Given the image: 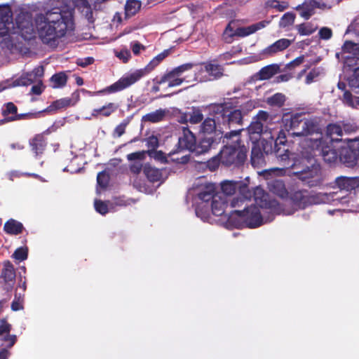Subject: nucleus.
<instances>
[{
	"instance_id": "e2e57ef3",
	"label": "nucleus",
	"mask_w": 359,
	"mask_h": 359,
	"mask_svg": "<svg viewBox=\"0 0 359 359\" xmlns=\"http://www.w3.org/2000/svg\"><path fill=\"white\" fill-rule=\"evenodd\" d=\"M318 34L321 39L328 40L332 36V31L330 28L323 27L320 29Z\"/></svg>"
},
{
	"instance_id": "8fccbe9b",
	"label": "nucleus",
	"mask_w": 359,
	"mask_h": 359,
	"mask_svg": "<svg viewBox=\"0 0 359 359\" xmlns=\"http://www.w3.org/2000/svg\"><path fill=\"white\" fill-rule=\"evenodd\" d=\"M295 20V15L293 13L287 12L285 13L280 20V26L282 27H286L292 25Z\"/></svg>"
},
{
	"instance_id": "6e6552de",
	"label": "nucleus",
	"mask_w": 359,
	"mask_h": 359,
	"mask_svg": "<svg viewBox=\"0 0 359 359\" xmlns=\"http://www.w3.org/2000/svg\"><path fill=\"white\" fill-rule=\"evenodd\" d=\"M194 66V64L188 62L167 70L163 75L156 76V82L158 84L167 83L168 88L179 86L186 81L182 76L183 74L191 70Z\"/></svg>"
},
{
	"instance_id": "aec40b11",
	"label": "nucleus",
	"mask_w": 359,
	"mask_h": 359,
	"mask_svg": "<svg viewBox=\"0 0 359 359\" xmlns=\"http://www.w3.org/2000/svg\"><path fill=\"white\" fill-rule=\"evenodd\" d=\"M320 8V4L316 0H304L302 4L297 6L294 9L299 11V15L305 20H309L314 15L315 9Z\"/></svg>"
},
{
	"instance_id": "a18cd8bd",
	"label": "nucleus",
	"mask_w": 359,
	"mask_h": 359,
	"mask_svg": "<svg viewBox=\"0 0 359 359\" xmlns=\"http://www.w3.org/2000/svg\"><path fill=\"white\" fill-rule=\"evenodd\" d=\"M12 257L20 262L26 260L28 257V248L26 246L18 248L14 251Z\"/></svg>"
},
{
	"instance_id": "f3484780",
	"label": "nucleus",
	"mask_w": 359,
	"mask_h": 359,
	"mask_svg": "<svg viewBox=\"0 0 359 359\" xmlns=\"http://www.w3.org/2000/svg\"><path fill=\"white\" fill-rule=\"evenodd\" d=\"M359 158V151L350 147H341L339 151V159L348 167L355 165Z\"/></svg>"
},
{
	"instance_id": "0e129e2a",
	"label": "nucleus",
	"mask_w": 359,
	"mask_h": 359,
	"mask_svg": "<svg viewBox=\"0 0 359 359\" xmlns=\"http://www.w3.org/2000/svg\"><path fill=\"white\" fill-rule=\"evenodd\" d=\"M158 140L154 136L151 135L147 140V147H148V150H156V149L158 147Z\"/></svg>"
},
{
	"instance_id": "9d476101",
	"label": "nucleus",
	"mask_w": 359,
	"mask_h": 359,
	"mask_svg": "<svg viewBox=\"0 0 359 359\" xmlns=\"http://www.w3.org/2000/svg\"><path fill=\"white\" fill-rule=\"evenodd\" d=\"M269 24V21L262 20L255 24L251 25L248 27H241L234 30L233 28L231 27L230 22L227 25L224 29L223 34L224 40L226 43H231L232 41L233 37H245L249 36L252 34H254L257 31L265 27Z\"/></svg>"
},
{
	"instance_id": "c85d7f7f",
	"label": "nucleus",
	"mask_w": 359,
	"mask_h": 359,
	"mask_svg": "<svg viewBox=\"0 0 359 359\" xmlns=\"http://www.w3.org/2000/svg\"><path fill=\"white\" fill-rule=\"evenodd\" d=\"M23 230V224L14 219H9L4 225V231L9 235L20 234Z\"/></svg>"
},
{
	"instance_id": "de8ad7c7",
	"label": "nucleus",
	"mask_w": 359,
	"mask_h": 359,
	"mask_svg": "<svg viewBox=\"0 0 359 359\" xmlns=\"http://www.w3.org/2000/svg\"><path fill=\"white\" fill-rule=\"evenodd\" d=\"M298 33L302 36H309L312 34L316 29L313 28L310 23H302L297 26Z\"/></svg>"
},
{
	"instance_id": "79ce46f5",
	"label": "nucleus",
	"mask_w": 359,
	"mask_h": 359,
	"mask_svg": "<svg viewBox=\"0 0 359 359\" xmlns=\"http://www.w3.org/2000/svg\"><path fill=\"white\" fill-rule=\"evenodd\" d=\"M216 130V121L214 118H205L201 125V131L204 133L211 134Z\"/></svg>"
},
{
	"instance_id": "ddd939ff",
	"label": "nucleus",
	"mask_w": 359,
	"mask_h": 359,
	"mask_svg": "<svg viewBox=\"0 0 359 359\" xmlns=\"http://www.w3.org/2000/svg\"><path fill=\"white\" fill-rule=\"evenodd\" d=\"M273 154L277 160L285 168H292L295 169L296 162L290 163L291 152L289 151L286 144L282 140L276 139L274 142Z\"/></svg>"
},
{
	"instance_id": "6ab92c4d",
	"label": "nucleus",
	"mask_w": 359,
	"mask_h": 359,
	"mask_svg": "<svg viewBox=\"0 0 359 359\" xmlns=\"http://www.w3.org/2000/svg\"><path fill=\"white\" fill-rule=\"evenodd\" d=\"M12 326L8 323L6 318L0 320V337L2 340L8 344L4 348H11L17 341V336L15 334H10Z\"/></svg>"
},
{
	"instance_id": "37998d69",
	"label": "nucleus",
	"mask_w": 359,
	"mask_h": 359,
	"mask_svg": "<svg viewBox=\"0 0 359 359\" xmlns=\"http://www.w3.org/2000/svg\"><path fill=\"white\" fill-rule=\"evenodd\" d=\"M37 81L35 79L34 74H32L30 72L23 74L17 81V84L18 86H27L34 83H36Z\"/></svg>"
},
{
	"instance_id": "864d4df0",
	"label": "nucleus",
	"mask_w": 359,
	"mask_h": 359,
	"mask_svg": "<svg viewBox=\"0 0 359 359\" xmlns=\"http://www.w3.org/2000/svg\"><path fill=\"white\" fill-rule=\"evenodd\" d=\"M39 112H27L23 114H18L17 116L13 118H9L10 120H24V119H34L39 117Z\"/></svg>"
},
{
	"instance_id": "4468645a",
	"label": "nucleus",
	"mask_w": 359,
	"mask_h": 359,
	"mask_svg": "<svg viewBox=\"0 0 359 359\" xmlns=\"http://www.w3.org/2000/svg\"><path fill=\"white\" fill-rule=\"evenodd\" d=\"M2 269L0 274V283L3 285L4 290H11L15 283V269L13 264L9 260H5L2 263Z\"/></svg>"
},
{
	"instance_id": "2f4dec72",
	"label": "nucleus",
	"mask_w": 359,
	"mask_h": 359,
	"mask_svg": "<svg viewBox=\"0 0 359 359\" xmlns=\"http://www.w3.org/2000/svg\"><path fill=\"white\" fill-rule=\"evenodd\" d=\"M118 109V105L113 102H109L107 104L102 106L98 109H94L92 111V116L97 117L99 115H102L105 117L109 116Z\"/></svg>"
},
{
	"instance_id": "49530a36",
	"label": "nucleus",
	"mask_w": 359,
	"mask_h": 359,
	"mask_svg": "<svg viewBox=\"0 0 359 359\" xmlns=\"http://www.w3.org/2000/svg\"><path fill=\"white\" fill-rule=\"evenodd\" d=\"M266 6L273 8H276L280 12H283L289 7V4L286 1H278L277 0H269Z\"/></svg>"
},
{
	"instance_id": "6e6d98bb",
	"label": "nucleus",
	"mask_w": 359,
	"mask_h": 359,
	"mask_svg": "<svg viewBox=\"0 0 359 359\" xmlns=\"http://www.w3.org/2000/svg\"><path fill=\"white\" fill-rule=\"evenodd\" d=\"M249 132L252 134H261L263 131V123L259 121H255L249 126Z\"/></svg>"
},
{
	"instance_id": "f8f14e48",
	"label": "nucleus",
	"mask_w": 359,
	"mask_h": 359,
	"mask_svg": "<svg viewBox=\"0 0 359 359\" xmlns=\"http://www.w3.org/2000/svg\"><path fill=\"white\" fill-rule=\"evenodd\" d=\"M12 20V13L9 8L7 7L0 11V37H2V41L0 43L9 49L13 48V43L11 39L6 25L11 23Z\"/></svg>"
},
{
	"instance_id": "dca6fc26",
	"label": "nucleus",
	"mask_w": 359,
	"mask_h": 359,
	"mask_svg": "<svg viewBox=\"0 0 359 359\" xmlns=\"http://www.w3.org/2000/svg\"><path fill=\"white\" fill-rule=\"evenodd\" d=\"M228 200L225 196L216 195L214 198V201L211 202V212L217 216H224L226 221L229 222L228 217L232 214L231 211L229 214L226 213V208L228 207Z\"/></svg>"
},
{
	"instance_id": "c03bdc74",
	"label": "nucleus",
	"mask_w": 359,
	"mask_h": 359,
	"mask_svg": "<svg viewBox=\"0 0 359 359\" xmlns=\"http://www.w3.org/2000/svg\"><path fill=\"white\" fill-rule=\"evenodd\" d=\"M203 119L202 111L199 108L193 107L191 112L189 113V121L192 124L201 123Z\"/></svg>"
},
{
	"instance_id": "774afa93",
	"label": "nucleus",
	"mask_w": 359,
	"mask_h": 359,
	"mask_svg": "<svg viewBox=\"0 0 359 359\" xmlns=\"http://www.w3.org/2000/svg\"><path fill=\"white\" fill-rule=\"evenodd\" d=\"M304 61V55H300L289 62L286 67L289 69H292L295 68L296 67L299 66L301 64H302Z\"/></svg>"
},
{
	"instance_id": "bf43d9fd",
	"label": "nucleus",
	"mask_w": 359,
	"mask_h": 359,
	"mask_svg": "<svg viewBox=\"0 0 359 359\" xmlns=\"http://www.w3.org/2000/svg\"><path fill=\"white\" fill-rule=\"evenodd\" d=\"M129 123V120H123L119 125H118L114 131V136H116L118 137L123 135L126 132V128Z\"/></svg>"
},
{
	"instance_id": "4c0bfd02",
	"label": "nucleus",
	"mask_w": 359,
	"mask_h": 359,
	"mask_svg": "<svg viewBox=\"0 0 359 359\" xmlns=\"http://www.w3.org/2000/svg\"><path fill=\"white\" fill-rule=\"evenodd\" d=\"M141 8V2L137 0H128L125 6V14L126 17L135 15Z\"/></svg>"
},
{
	"instance_id": "c756f323",
	"label": "nucleus",
	"mask_w": 359,
	"mask_h": 359,
	"mask_svg": "<svg viewBox=\"0 0 359 359\" xmlns=\"http://www.w3.org/2000/svg\"><path fill=\"white\" fill-rule=\"evenodd\" d=\"M219 195L216 194L215 187L212 184H208L198 194V198L201 201L200 203L208 204L209 201H214L215 196Z\"/></svg>"
},
{
	"instance_id": "5701e85b",
	"label": "nucleus",
	"mask_w": 359,
	"mask_h": 359,
	"mask_svg": "<svg viewBox=\"0 0 359 359\" xmlns=\"http://www.w3.org/2000/svg\"><path fill=\"white\" fill-rule=\"evenodd\" d=\"M269 191L281 198H285L288 195L285 184L282 180L271 179L267 182Z\"/></svg>"
},
{
	"instance_id": "58836bf2",
	"label": "nucleus",
	"mask_w": 359,
	"mask_h": 359,
	"mask_svg": "<svg viewBox=\"0 0 359 359\" xmlns=\"http://www.w3.org/2000/svg\"><path fill=\"white\" fill-rule=\"evenodd\" d=\"M341 122L329 123L326 128V133L330 137H339L343 136Z\"/></svg>"
},
{
	"instance_id": "473e14b6",
	"label": "nucleus",
	"mask_w": 359,
	"mask_h": 359,
	"mask_svg": "<svg viewBox=\"0 0 359 359\" xmlns=\"http://www.w3.org/2000/svg\"><path fill=\"white\" fill-rule=\"evenodd\" d=\"M18 114V107L11 102L6 103L2 108V115L4 117L1 120V122H11L15 120L8 118H13Z\"/></svg>"
},
{
	"instance_id": "680f3d73",
	"label": "nucleus",
	"mask_w": 359,
	"mask_h": 359,
	"mask_svg": "<svg viewBox=\"0 0 359 359\" xmlns=\"http://www.w3.org/2000/svg\"><path fill=\"white\" fill-rule=\"evenodd\" d=\"M116 56L123 61V62L126 63L131 57V54L129 50L123 49L120 50L119 52L116 53Z\"/></svg>"
},
{
	"instance_id": "c9c22d12",
	"label": "nucleus",
	"mask_w": 359,
	"mask_h": 359,
	"mask_svg": "<svg viewBox=\"0 0 359 359\" xmlns=\"http://www.w3.org/2000/svg\"><path fill=\"white\" fill-rule=\"evenodd\" d=\"M205 70L214 79H218L223 76L224 68L218 64L207 63L205 65Z\"/></svg>"
},
{
	"instance_id": "4d7b16f0",
	"label": "nucleus",
	"mask_w": 359,
	"mask_h": 359,
	"mask_svg": "<svg viewBox=\"0 0 359 359\" xmlns=\"http://www.w3.org/2000/svg\"><path fill=\"white\" fill-rule=\"evenodd\" d=\"M95 208L97 212L102 215H106L109 210L107 204L100 200L95 201Z\"/></svg>"
},
{
	"instance_id": "412c9836",
	"label": "nucleus",
	"mask_w": 359,
	"mask_h": 359,
	"mask_svg": "<svg viewBox=\"0 0 359 359\" xmlns=\"http://www.w3.org/2000/svg\"><path fill=\"white\" fill-rule=\"evenodd\" d=\"M292 43V41L287 39H280L275 41L262 50V54L266 57H271L277 53L287 49Z\"/></svg>"
},
{
	"instance_id": "9b49d317",
	"label": "nucleus",
	"mask_w": 359,
	"mask_h": 359,
	"mask_svg": "<svg viewBox=\"0 0 359 359\" xmlns=\"http://www.w3.org/2000/svg\"><path fill=\"white\" fill-rule=\"evenodd\" d=\"M15 20L19 34L25 40H31L34 37L35 32L32 15L29 12L20 11L15 17Z\"/></svg>"
},
{
	"instance_id": "f704fd0d",
	"label": "nucleus",
	"mask_w": 359,
	"mask_h": 359,
	"mask_svg": "<svg viewBox=\"0 0 359 359\" xmlns=\"http://www.w3.org/2000/svg\"><path fill=\"white\" fill-rule=\"evenodd\" d=\"M286 97L281 93H276L271 97H267L266 102L272 107L281 108L285 105Z\"/></svg>"
},
{
	"instance_id": "393cba45",
	"label": "nucleus",
	"mask_w": 359,
	"mask_h": 359,
	"mask_svg": "<svg viewBox=\"0 0 359 359\" xmlns=\"http://www.w3.org/2000/svg\"><path fill=\"white\" fill-rule=\"evenodd\" d=\"M323 138L321 137V140ZM318 144H319L318 147L321 146L320 154L322 156L323 160L328 163L336 162L339 158V152L331 145H321L322 141Z\"/></svg>"
},
{
	"instance_id": "5fc2aeb1",
	"label": "nucleus",
	"mask_w": 359,
	"mask_h": 359,
	"mask_svg": "<svg viewBox=\"0 0 359 359\" xmlns=\"http://www.w3.org/2000/svg\"><path fill=\"white\" fill-rule=\"evenodd\" d=\"M146 154H147V151H139L133 153H130L127 155V159L129 161H135L136 160L143 161L146 158Z\"/></svg>"
},
{
	"instance_id": "a211bd4d",
	"label": "nucleus",
	"mask_w": 359,
	"mask_h": 359,
	"mask_svg": "<svg viewBox=\"0 0 359 359\" xmlns=\"http://www.w3.org/2000/svg\"><path fill=\"white\" fill-rule=\"evenodd\" d=\"M293 203L299 208H304L307 205L316 203L315 197L311 196L306 190H299L294 191L290 197Z\"/></svg>"
},
{
	"instance_id": "1a4fd4ad",
	"label": "nucleus",
	"mask_w": 359,
	"mask_h": 359,
	"mask_svg": "<svg viewBox=\"0 0 359 359\" xmlns=\"http://www.w3.org/2000/svg\"><path fill=\"white\" fill-rule=\"evenodd\" d=\"M236 215L248 227L257 228L263 224V218L259 208L255 205L245 206L243 210H235L228 217L229 223H233V217Z\"/></svg>"
},
{
	"instance_id": "39448f33",
	"label": "nucleus",
	"mask_w": 359,
	"mask_h": 359,
	"mask_svg": "<svg viewBox=\"0 0 359 359\" xmlns=\"http://www.w3.org/2000/svg\"><path fill=\"white\" fill-rule=\"evenodd\" d=\"M315 155L313 148L306 151V154L302 151L301 163L304 164L306 162L308 164H305L300 170L296 164V168L293 169V175L310 187L319 186L323 182L321 168L320 164L316 163Z\"/></svg>"
},
{
	"instance_id": "cd10ccee",
	"label": "nucleus",
	"mask_w": 359,
	"mask_h": 359,
	"mask_svg": "<svg viewBox=\"0 0 359 359\" xmlns=\"http://www.w3.org/2000/svg\"><path fill=\"white\" fill-rule=\"evenodd\" d=\"M251 163L254 167L262 166L265 163L264 154L259 144H255L252 148Z\"/></svg>"
},
{
	"instance_id": "a19ab883",
	"label": "nucleus",
	"mask_w": 359,
	"mask_h": 359,
	"mask_svg": "<svg viewBox=\"0 0 359 359\" xmlns=\"http://www.w3.org/2000/svg\"><path fill=\"white\" fill-rule=\"evenodd\" d=\"M211 207L209 204L198 203L196 207V215L203 220H206L210 217Z\"/></svg>"
},
{
	"instance_id": "4be33fe9",
	"label": "nucleus",
	"mask_w": 359,
	"mask_h": 359,
	"mask_svg": "<svg viewBox=\"0 0 359 359\" xmlns=\"http://www.w3.org/2000/svg\"><path fill=\"white\" fill-rule=\"evenodd\" d=\"M335 184L341 190L351 191L359 187V177L340 176L336 178Z\"/></svg>"
},
{
	"instance_id": "72a5a7b5",
	"label": "nucleus",
	"mask_w": 359,
	"mask_h": 359,
	"mask_svg": "<svg viewBox=\"0 0 359 359\" xmlns=\"http://www.w3.org/2000/svg\"><path fill=\"white\" fill-rule=\"evenodd\" d=\"M165 114L166 111L165 109H159L144 115L142 118V121L149 123H158L164 119Z\"/></svg>"
},
{
	"instance_id": "2eb2a0df",
	"label": "nucleus",
	"mask_w": 359,
	"mask_h": 359,
	"mask_svg": "<svg viewBox=\"0 0 359 359\" xmlns=\"http://www.w3.org/2000/svg\"><path fill=\"white\" fill-rule=\"evenodd\" d=\"M196 143V137L188 128H184L182 135L179 137L178 142L176 144V149L170 152V155L178 153L184 150H189L193 152L194 144Z\"/></svg>"
},
{
	"instance_id": "e433bc0d",
	"label": "nucleus",
	"mask_w": 359,
	"mask_h": 359,
	"mask_svg": "<svg viewBox=\"0 0 359 359\" xmlns=\"http://www.w3.org/2000/svg\"><path fill=\"white\" fill-rule=\"evenodd\" d=\"M72 104V100L69 97H64L57 100L51 103L47 109L46 111H57L61 109L67 108Z\"/></svg>"
},
{
	"instance_id": "7ed1b4c3",
	"label": "nucleus",
	"mask_w": 359,
	"mask_h": 359,
	"mask_svg": "<svg viewBox=\"0 0 359 359\" xmlns=\"http://www.w3.org/2000/svg\"><path fill=\"white\" fill-rule=\"evenodd\" d=\"M283 122L285 130L291 133L293 137H306L315 134L318 137L314 140L313 145L318 146V143H320L322 131L316 118H306L302 114L297 113L290 115L289 118L285 116Z\"/></svg>"
},
{
	"instance_id": "423d86ee",
	"label": "nucleus",
	"mask_w": 359,
	"mask_h": 359,
	"mask_svg": "<svg viewBox=\"0 0 359 359\" xmlns=\"http://www.w3.org/2000/svg\"><path fill=\"white\" fill-rule=\"evenodd\" d=\"M160 63L157 62L154 57L144 68L135 70L134 72L126 74L121 77L117 81L113 84L107 86L106 88L94 92L93 94L96 95L104 94H112L120 92L130 86L133 85L142 78L149 74L153 71Z\"/></svg>"
},
{
	"instance_id": "69168bd1",
	"label": "nucleus",
	"mask_w": 359,
	"mask_h": 359,
	"mask_svg": "<svg viewBox=\"0 0 359 359\" xmlns=\"http://www.w3.org/2000/svg\"><path fill=\"white\" fill-rule=\"evenodd\" d=\"M36 83V84L32 86V87L31 88L30 93L34 95H39L43 93L45 87L43 85V82L41 80H39Z\"/></svg>"
},
{
	"instance_id": "0eeeda50",
	"label": "nucleus",
	"mask_w": 359,
	"mask_h": 359,
	"mask_svg": "<svg viewBox=\"0 0 359 359\" xmlns=\"http://www.w3.org/2000/svg\"><path fill=\"white\" fill-rule=\"evenodd\" d=\"M215 118L219 121L222 118V123L227 125L230 128L235 126L243 125V114L240 109L229 108L226 103L214 104L211 106Z\"/></svg>"
},
{
	"instance_id": "f257e3e1",
	"label": "nucleus",
	"mask_w": 359,
	"mask_h": 359,
	"mask_svg": "<svg viewBox=\"0 0 359 359\" xmlns=\"http://www.w3.org/2000/svg\"><path fill=\"white\" fill-rule=\"evenodd\" d=\"M74 29L73 16L69 12L46 13L45 20L38 26V33L43 43L53 45L68 31Z\"/></svg>"
},
{
	"instance_id": "7c9ffc66",
	"label": "nucleus",
	"mask_w": 359,
	"mask_h": 359,
	"mask_svg": "<svg viewBox=\"0 0 359 359\" xmlns=\"http://www.w3.org/2000/svg\"><path fill=\"white\" fill-rule=\"evenodd\" d=\"M280 71L278 65L272 64L262 67L258 72L259 79L260 80H267L271 79Z\"/></svg>"
},
{
	"instance_id": "b1692460",
	"label": "nucleus",
	"mask_w": 359,
	"mask_h": 359,
	"mask_svg": "<svg viewBox=\"0 0 359 359\" xmlns=\"http://www.w3.org/2000/svg\"><path fill=\"white\" fill-rule=\"evenodd\" d=\"M29 145L35 155L39 156L43 154L47 146V141L43 134L39 133L35 135L29 140Z\"/></svg>"
},
{
	"instance_id": "09e8293b",
	"label": "nucleus",
	"mask_w": 359,
	"mask_h": 359,
	"mask_svg": "<svg viewBox=\"0 0 359 359\" xmlns=\"http://www.w3.org/2000/svg\"><path fill=\"white\" fill-rule=\"evenodd\" d=\"M147 154L149 157L153 158L157 161L165 163L168 162L167 157L162 151L158 150H147Z\"/></svg>"
},
{
	"instance_id": "f03ea898",
	"label": "nucleus",
	"mask_w": 359,
	"mask_h": 359,
	"mask_svg": "<svg viewBox=\"0 0 359 359\" xmlns=\"http://www.w3.org/2000/svg\"><path fill=\"white\" fill-rule=\"evenodd\" d=\"M221 189L222 194H220L222 196H225L226 198L227 196H231L234 194L237 190L238 191V196L233 198L231 201V208L242 206L246 201L250 200L253 196H255L256 201H257L258 194H262V204H259L261 207L271 208L278 204L275 200L267 201L266 198L268 196L264 194V191L262 189L256 187L254 192H252L249 189L248 184L241 181H224L221 184Z\"/></svg>"
},
{
	"instance_id": "338daca9",
	"label": "nucleus",
	"mask_w": 359,
	"mask_h": 359,
	"mask_svg": "<svg viewBox=\"0 0 359 359\" xmlns=\"http://www.w3.org/2000/svg\"><path fill=\"white\" fill-rule=\"evenodd\" d=\"M320 75V72L318 69H311L306 77V83L310 84L316 78H317Z\"/></svg>"
},
{
	"instance_id": "052dcab7",
	"label": "nucleus",
	"mask_w": 359,
	"mask_h": 359,
	"mask_svg": "<svg viewBox=\"0 0 359 359\" xmlns=\"http://www.w3.org/2000/svg\"><path fill=\"white\" fill-rule=\"evenodd\" d=\"M343 135H348L353 133H355L357 130V126L355 124H352L351 123H346L344 121H341Z\"/></svg>"
},
{
	"instance_id": "bb28decb",
	"label": "nucleus",
	"mask_w": 359,
	"mask_h": 359,
	"mask_svg": "<svg viewBox=\"0 0 359 359\" xmlns=\"http://www.w3.org/2000/svg\"><path fill=\"white\" fill-rule=\"evenodd\" d=\"M213 142L214 140L212 137H203L198 142L196 141L193 153L196 155L207 153L210 149Z\"/></svg>"
},
{
	"instance_id": "20e7f679",
	"label": "nucleus",
	"mask_w": 359,
	"mask_h": 359,
	"mask_svg": "<svg viewBox=\"0 0 359 359\" xmlns=\"http://www.w3.org/2000/svg\"><path fill=\"white\" fill-rule=\"evenodd\" d=\"M243 128L232 130L225 134L224 137L229 139L234 136L236 137L232 143L227 144L223 147L220 151L219 156H220L221 163L225 166L234 165L236 167L243 165L247 159V147L242 144L240 137V133Z\"/></svg>"
},
{
	"instance_id": "603ef678",
	"label": "nucleus",
	"mask_w": 359,
	"mask_h": 359,
	"mask_svg": "<svg viewBox=\"0 0 359 359\" xmlns=\"http://www.w3.org/2000/svg\"><path fill=\"white\" fill-rule=\"evenodd\" d=\"M274 142L273 139L270 141L264 140L262 141V145L260 146L262 151L264 154L269 155V154H273V149H274Z\"/></svg>"
},
{
	"instance_id": "ea45409f",
	"label": "nucleus",
	"mask_w": 359,
	"mask_h": 359,
	"mask_svg": "<svg viewBox=\"0 0 359 359\" xmlns=\"http://www.w3.org/2000/svg\"><path fill=\"white\" fill-rule=\"evenodd\" d=\"M50 81L53 83V88H62L67 83V76L63 72L56 73L51 76Z\"/></svg>"
},
{
	"instance_id": "13d9d810",
	"label": "nucleus",
	"mask_w": 359,
	"mask_h": 359,
	"mask_svg": "<svg viewBox=\"0 0 359 359\" xmlns=\"http://www.w3.org/2000/svg\"><path fill=\"white\" fill-rule=\"evenodd\" d=\"M23 298L21 296L18 297L17 294H15V298L11 303V309L13 311H18L23 309Z\"/></svg>"
},
{
	"instance_id": "3c124183",
	"label": "nucleus",
	"mask_w": 359,
	"mask_h": 359,
	"mask_svg": "<svg viewBox=\"0 0 359 359\" xmlns=\"http://www.w3.org/2000/svg\"><path fill=\"white\" fill-rule=\"evenodd\" d=\"M109 182V175L103 170L100 172L97 176V183L102 189L107 187Z\"/></svg>"
},
{
	"instance_id": "a878e982",
	"label": "nucleus",
	"mask_w": 359,
	"mask_h": 359,
	"mask_svg": "<svg viewBox=\"0 0 359 359\" xmlns=\"http://www.w3.org/2000/svg\"><path fill=\"white\" fill-rule=\"evenodd\" d=\"M143 173L151 183L160 182L163 177L162 170L153 167L149 163L144 165Z\"/></svg>"
}]
</instances>
